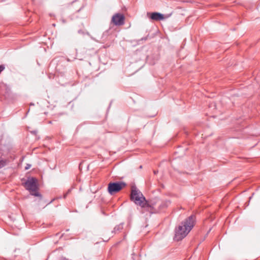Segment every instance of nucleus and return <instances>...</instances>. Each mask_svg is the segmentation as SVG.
<instances>
[{"label": "nucleus", "mask_w": 260, "mask_h": 260, "mask_svg": "<svg viewBox=\"0 0 260 260\" xmlns=\"http://www.w3.org/2000/svg\"><path fill=\"white\" fill-rule=\"evenodd\" d=\"M194 221L195 217L191 215L182 222L175 230V240L178 241L185 237L193 227Z\"/></svg>", "instance_id": "nucleus-1"}, {"label": "nucleus", "mask_w": 260, "mask_h": 260, "mask_svg": "<svg viewBox=\"0 0 260 260\" xmlns=\"http://www.w3.org/2000/svg\"><path fill=\"white\" fill-rule=\"evenodd\" d=\"M131 198L135 204L142 208L149 207L150 206V203H147L142 193L136 188H132Z\"/></svg>", "instance_id": "nucleus-2"}, {"label": "nucleus", "mask_w": 260, "mask_h": 260, "mask_svg": "<svg viewBox=\"0 0 260 260\" xmlns=\"http://www.w3.org/2000/svg\"><path fill=\"white\" fill-rule=\"evenodd\" d=\"M26 189L29 190L32 195L38 197L39 194L37 190L38 189L37 180L35 178H29L24 183Z\"/></svg>", "instance_id": "nucleus-3"}, {"label": "nucleus", "mask_w": 260, "mask_h": 260, "mask_svg": "<svg viewBox=\"0 0 260 260\" xmlns=\"http://www.w3.org/2000/svg\"><path fill=\"white\" fill-rule=\"evenodd\" d=\"M126 185V183L122 181L110 182L108 184V191L111 195H113L119 192Z\"/></svg>", "instance_id": "nucleus-4"}, {"label": "nucleus", "mask_w": 260, "mask_h": 260, "mask_svg": "<svg viewBox=\"0 0 260 260\" xmlns=\"http://www.w3.org/2000/svg\"><path fill=\"white\" fill-rule=\"evenodd\" d=\"M170 204L171 202L169 200H157L156 202L152 201L150 202L149 207L157 211L167 208L170 205Z\"/></svg>", "instance_id": "nucleus-5"}, {"label": "nucleus", "mask_w": 260, "mask_h": 260, "mask_svg": "<svg viewBox=\"0 0 260 260\" xmlns=\"http://www.w3.org/2000/svg\"><path fill=\"white\" fill-rule=\"evenodd\" d=\"M111 22L115 25H122L124 23V17L123 14L117 13L112 18Z\"/></svg>", "instance_id": "nucleus-6"}, {"label": "nucleus", "mask_w": 260, "mask_h": 260, "mask_svg": "<svg viewBox=\"0 0 260 260\" xmlns=\"http://www.w3.org/2000/svg\"><path fill=\"white\" fill-rule=\"evenodd\" d=\"M147 15H149V18L150 19L155 21L164 20L165 18H168L169 17V15L165 16L163 14L158 12L148 13Z\"/></svg>", "instance_id": "nucleus-7"}, {"label": "nucleus", "mask_w": 260, "mask_h": 260, "mask_svg": "<svg viewBox=\"0 0 260 260\" xmlns=\"http://www.w3.org/2000/svg\"><path fill=\"white\" fill-rule=\"evenodd\" d=\"M6 164V161L4 160H2L0 159V169L3 167L5 166Z\"/></svg>", "instance_id": "nucleus-8"}, {"label": "nucleus", "mask_w": 260, "mask_h": 260, "mask_svg": "<svg viewBox=\"0 0 260 260\" xmlns=\"http://www.w3.org/2000/svg\"><path fill=\"white\" fill-rule=\"evenodd\" d=\"M122 228V225H119L114 228V231H119Z\"/></svg>", "instance_id": "nucleus-9"}, {"label": "nucleus", "mask_w": 260, "mask_h": 260, "mask_svg": "<svg viewBox=\"0 0 260 260\" xmlns=\"http://www.w3.org/2000/svg\"><path fill=\"white\" fill-rule=\"evenodd\" d=\"M5 67L4 65H1L0 66V74L1 72L5 69Z\"/></svg>", "instance_id": "nucleus-10"}, {"label": "nucleus", "mask_w": 260, "mask_h": 260, "mask_svg": "<svg viewBox=\"0 0 260 260\" xmlns=\"http://www.w3.org/2000/svg\"><path fill=\"white\" fill-rule=\"evenodd\" d=\"M31 167V165H29V164H27L26 166L25 167V169L26 170H28Z\"/></svg>", "instance_id": "nucleus-11"}, {"label": "nucleus", "mask_w": 260, "mask_h": 260, "mask_svg": "<svg viewBox=\"0 0 260 260\" xmlns=\"http://www.w3.org/2000/svg\"><path fill=\"white\" fill-rule=\"evenodd\" d=\"M67 194V193L64 194V198L66 197Z\"/></svg>", "instance_id": "nucleus-12"}, {"label": "nucleus", "mask_w": 260, "mask_h": 260, "mask_svg": "<svg viewBox=\"0 0 260 260\" xmlns=\"http://www.w3.org/2000/svg\"><path fill=\"white\" fill-rule=\"evenodd\" d=\"M156 173H157V172H156L155 171H154V174H156Z\"/></svg>", "instance_id": "nucleus-13"}]
</instances>
